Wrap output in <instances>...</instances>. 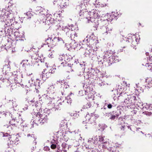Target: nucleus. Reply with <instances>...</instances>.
<instances>
[{"label": "nucleus", "mask_w": 152, "mask_h": 152, "mask_svg": "<svg viewBox=\"0 0 152 152\" xmlns=\"http://www.w3.org/2000/svg\"><path fill=\"white\" fill-rule=\"evenodd\" d=\"M109 143L107 142H105L104 143L103 146L104 147L106 148H107L108 147V145H109Z\"/></svg>", "instance_id": "3c124183"}, {"label": "nucleus", "mask_w": 152, "mask_h": 152, "mask_svg": "<svg viewBox=\"0 0 152 152\" xmlns=\"http://www.w3.org/2000/svg\"><path fill=\"white\" fill-rule=\"evenodd\" d=\"M93 147H91L89 150H88V152H93L94 149H93Z\"/></svg>", "instance_id": "e2e57ef3"}, {"label": "nucleus", "mask_w": 152, "mask_h": 152, "mask_svg": "<svg viewBox=\"0 0 152 152\" xmlns=\"http://www.w3.org/2000/svg\"><path fill=\"white\" fill-rule=\"evenodd\" d=\"M120 99L124 100V104L126 107H129L132 106L137 105L141 108V100L136 95H128L126 92L121 93L120 94Z\"/></svg>", "instance_id": "f257e3e1"}, {"label": "nucleus", "mask_w": 152, "mask_h": 152, "mask_svg": "<svg viewBox=\"0 0 152 152\" xmlns=\"http://www.w3.org/2000/svg\"><path fill=\"white\" fill-rule=\"evenodd\" d=\"M94 4L95 6L99 7H104L106 5V4L103 3L102 0H100L99 1H97V0H96L95 1Z\"/></svg>", "instance_id": "6ab92c4d"}, {"label": "nucleus", "mask_w": 152, "mask_h": 152, "mask_svg": "<svg viewBox=\"0 0 152 152\" xmlns=\"http://www.w3.org/2000/svg\"><path fill=\"white\" fill-rule=\"evenodd\" d=\"M92 106L91 103L90 102H88L86 104L83 106L84 108H88Z\"/></svg>", "instance_id": "4c0bfd02"}, {"label": "nucleus", "mask_w": 152, "mask_h": 152, "mask_svg": "<svg viewBox=\"0 0 152 152\" xmlns=\"http://www.w3.org/2000/svg\"><path fill=\"white\" fill-rule=\"evenodd\" d=\"M59 83H61V87L64 88H67L69 87V86L67 84V83L64 80H59Z\"/></svg>", "instance_id": "412c9836"}, {"label": "nucleus", "mask_w": 152, "mask_h": 152, "mask_svg": "<svg viewBox=\"0 0 152 152\" xmlns=\"http://www.w3.org/2000/svg\"><path fill=\"white\" fill-rule=\"evenodd\" d=\"M9 79L10 80L13 79L14 81V82L11 83V87L12 90L15 89L18 87H19L21 85L19 83L18 80H17L18 78H17V76L15 75H12L10 78H9Z\"/></svg>", "instance_id": "0eeeda50"}, {"label": "nucleus", "mask_w": 152, "mask_h": 152, "mask_svg": "<svg viewBox=\"0 0 152 152\" xmlns=\"http://www.w3.org/2000/svg\"><path fill=\"white\" fill-rule=\"evenodd\" d=\"M73 25H71V27L70 26H63L62 27V30L65 32L66 35L68 36L69 35L72 33L74 29L72 28Z\"/></svg>", "instance_id": "f8f14e48"}, {"label": "nucleus", "mask_w": 152, "mask_h": 152, "mask_svg": "<svg viewBox=\"0 0 152 152\" xmlns=\"http://www.w3.org/2000/svg\"><path fill=\"white\" fill-rule=\"evenodd\" d=\"M115 111V114H116V115H117V117H118V116L121 114L120 111V110H117L116 111Z\"/></svg>", "instance_id": "c03bdc74"}, {"label": "nucleus", "mask_w": 152, "mask_h": 152, "mask_svg": "<svg viewBox=\"0 0 152 152\" xmlns=\"http://www.w3.org/2000/svg\"><path fill=\"white\" fill-rule=\"evenodd\" d=\"M70 115L74 118H77L79 116V115L77 114L76 111L74 112L71 113Z\"/></svg>", "instance_id": "72a5a7b5"}, {"label": "nucleus", "mask_w": 152, "mask_h": 152, "mask_svg": "<svg viewBox=\"0 0 152 152\" xmlns=\"http://www.w3.org/2000/svg\"><path fill=\"white\" fill-rule=\"evenodd\" d=\"M105 117H109L111 116V112L110 113H106L104 115Z\"/></svg>", "instance_id": "052dcab7"}, {"label": "nucleus", "mask_w": 152, "mask_h": 152, "mask_svg": "<svg viewBox=\"0 0 152 152\" xmlns=\"http://www.w3.org/2000/svg\"><path fill=\"white\" fill-rule=\"evenodd\" d=\"M76 41L74 40L71 43L70 46L72 48L75 49L77 47L78 45Z\"/></svg>", "instance_id": "393cba45"}, {"label": "nucleus", "mask_w": 152, "mask_h": 152, "mask_svg": "<svg viewBox=\"0 0 152 152\" xmlns=\"http://www.w3.org/2000/svg\"><path fill=\"white\" fill-rule=\"evenodd\" d=\"M98 137L99 142H102L103 141L104 139L102 136H98Z\"/></svg>", "instance_id": "49530a36"}, {"label": "nucleus", "mask_w": 152, "mask_h": 152, "mask_svg": "<svg viewBox=\"0 0 152 152\" xmlns=\"http://www.w3.org/2000/svg\"><path fill=\"white\" fill-rule=\"evenodd\" d=\"M48 88L49 89V92L52 93H54V87L53 85H52L50 86Z\"/></svg>", "instance_id": "2f4dec72"}, {"label": "nucleus", "mask_w": 152, "mask_h": 152, "mask_svg": "<svg viewBox=\"0 0 152 152\" xmlns=\"http://www.w3.org/2000/svg\"><path fill=\"white\" fill-rule=\"evenodd\" d=\"M0 80L3 82H4V80H7L6 79H5L4 77L2 75H0Z\"/></svg>", "instance_id": "6e6d98bb"}, {"label": "nucleus", "mask_w": 152, "mask_h": 152, "mask_svg": "<svg viewBox=\"0 0 152 152\" xmlns=\"http://www.w3.org/2000/svg\"><path fill=\"white\" fill-rule=\"evenodd\" d=\"M72 33L73 34H74V36H75V39H74V40L75 41H77L79 39V35L78 34V33H77L75 31H72V33H71V34H72Z\"/></svg>", "instance_id": "c756f323"}, {"label": "nucleus", "mask_w": 152, "mask_h": 152, "mask_svg": "<svg viewBox=\"0 0 152 152\" xmlns=\"http://www.w3.org/2000/svg\"><path fill=\"white\" fill-rule=\"evenodd\" d=\"M141 103L142 104V105H141V108H140L142 109H145L146 110H148L149 109V106L147 104H143L142 102H141Z\"/></svg>", "instance_id": "7c9ffc66"}, {"label": "nucleus", "mask_w": 152, "mask_h": 152, "mask_svg": "<svg viewBox=\"0 0 152 152\" xmlns=\"http://www.w3.org/2000/svg\"><path fill=\"white\" fill-rule=\"evenodd\" d=\"M50 111L47 109L44 110L43 111H41L36 114V119L33 121L36 125L42 124L47 122L48 116L50 113Z\"/></svg>", "instance_id": "f03ea898"}, {"label": "nucleus", "mask_w": 152, "mask_h": 152, "mask_svg": "<svg viewBox=\"0 0 152 152\" xmlns=\"http://www.w3.org/2000/svg\"><path fill=\"white\" fill-rule=\"evenodd\" d=\"M87 20V21L88 23H90V22H93L95 21V18L93 17H91L88 18H86Z\"/></svg>", "instance_id": "c9c22d12"}, {"label": "nucleus", "mask_w": 152, "mask_h": 152, "mask_svg": "<svg viewBox=\"0 0 152 152\" xmlns=\"http://www.w3.org/2000/svg\"><path fill=\"white\" fill-rule=\"evenodd\" d=\"M94 140L93 138H89L88 140V143H89L92 142V144H94Z\"/></svg>", "instance_id": "864d4df0"}, {"label": "nucleus", "mask_w": 152, "mask_h": 152, "mask_svg": "<svg viewBox=\"0 0 152 152\" xmlns=\"http://www.w3.org/2000/svg\"><path fill=\"white\" fill-rule=\"evenodd\" d=\"M88 48V50L89 51V54L92 51L93 49L91 48L90 47H87Z\"/></svg>", "instance_id": "338daca9"}, {"label": "nucleus", "mask_w": 152, "mask_h": 152, "mask_svg": "<svg viewBox=\"0 0 152 152\" xmlns=\"http://www.w3.org/2000/svg\"><path fill=\"white\" fill-rule=\"evenodd\" d=\"M68 37L71 40L73 39L74 40V39H75L74 34H73L72 33L71 34H70Z\"/></svg>", "instance_id": "a18cd8bd"}, {"label": "nucleus", "mask_w": 152, "mask_h": 152, "mask_svg": "<svg viewBox=\"0 0 152 152\" xmlns=\"http://www.w3.org/2000/svg\"><path fill=\"white\" fill-rule=\"evenodd\" d=\"M113 28L111 26L108 24V25L104 26L102 27V29L104 33L106 34H110L112 32Z\"/></svg>", "instance_id": "4468645a"}, {"label": "nucleus", "mask_w": 152, "mask_h": 152, "mask_svg": "<svg viewBox=\"0 0 152 152\" xmlns=\"http://www.w3.org/2000/svg\"><path fill=\"white\" fill-rule=\"evenodd\" d=\"M26 16V18L28 19L31 18L33 16V15L30 12H27Z\"/></svg>", "instance_id": "a19ab883"}, {"label": "nucleus", "mask_w": 152, "mask_h": 152, "mask_svg": "<svg viewBox=\"0 0 152 152\" xmlns=\"http://www.w3.org/2000/svg\"><path fill=\"white\" fill-rule=\"evenodd\" d=\"M51 148L52 149H55L56 148V145L55 144H52L51 145Z\"/></svg>", "instance_id": "69168bd1"}, {"label": "nucleus", "mask_w": 152, "mask_h": 152, "mask_svg": "<svg viewBox=\"0 0 152 152\" xmlns=\"http://www.w3.org/2000/svg\"><path fill=\"white\" fill-rule=\"evenodd\" d=\"M59 2L60 4L59 5L62 9L66 8L69 5L68 0H60Z\"/></svg>", "instance_id": "f3484780"}, {"label": "nucleus", "mask_w": 152, "mask_h": 152, "mask_svg": "<svg viewBox=\"0 0 152 152\" xmlns=\"http://www.w3.org/2000/svg\"><path fill=\"white\" fill-rule=\"evenodd\" d=\"M55 69L53 68H52L49 70H47L46 69H44L40 77H42V80L45 81L47 78L50 77L51 75L55 72Z\"/></svg>", "instance_id": "423d86ee"}, {"label": "nucleus", "mask_w": 152, "mask_h": 152, "mask_svg": "<svg viewBox=\"0 0 152 152\" xmlns=\"http://www.w3.org/2000/svg\"><path fill=\"white\" fill-rule=\"evenodd\" d=\"M85 146L86 148V149H88V150H89V149H90V147H91V146L90 145H86Z\"/></svg>", "instance_id": "774afa93"}, {"label": "nucleus", "mask_w": 152, "mask_h": 152, "mask_svg": "<svg viewBox=\"0 0 152 152\" xmlns=\"http://www.w3.org/2000/svg\"><path fill=\"white\" fill-rule=\"evenodd\" d=\"M97 83L100 86H104V81H102V80H99L98 81Z\"/></svg>", "instance_id": "ea45409f"}, {"label": "nucleus", "mask_w": 152, "mask_h": 152, "mask_svg": "<svg viewBox=\"0 0 152 152\" xmlns=\"http://www.w3.org/2000/svg\"><path fill=\"white\" fill-rule=\"evenodd\" d=\"M143 113H144V114L146 115L147 116H150L152 114L151 112H143Z\"/></svg>", "instance_id": "603ef678"}, {"label": "nucleus", "mask_w": 152, "mask_h": 152, "mask_svg": "<svg viewBox=\"0 0 152 152\" xmlns=\"http://www.w3.org/2000/svg\"><path fill=\"white\" fill-rule=\"evenodd\" d=\"M27 137L28 138L30 139L31 140L34 141H35L36 138L34 137V135L33 134H28L27 135Z\"/></svg>", "instance_id": "cd10ccee"}, {"label": "nucleus", "mask_w": 152, "mask_h": 152, "mask_svg": "<svg viewBox=\"0 0 152 152\" xmlns=\"http://www.w3.org/2000/svg\"><path fill=\"white\" fill-rule=\"evenodd\" d=\"M36 54V56H37L36 58L42 62L44 59V57L42 54Z\"/></svg>", "instance_id": "c85d7f7f"}, {"label": "nucleus", "mask_w": 152, "mask_h": 152, "mask_svg": "<svg viewBox=\"0 0 152 152\" xmlns=\"http://www.w3.org/2000/svg\"><path fill=\"white\" fill-rule=\"evenodd\" d=\"M94 144H97V143H98L99 142L98 136H96V137H94Z\"/></svg>", "instance_id": "79ce46f5"}, {"label": "nucleus", "mask_w": 152, "mask_h": 152, "mask_svg": "<svg viewBox=\"0 0 152 152\" xmlns=\"http://www.w3.org/2000/svg\"><path fill=\"white\" fill-rule=\"evenodd\" d=\"M114 53V52L110 50H107L105 52L104 57L103 58L104 64L106 65V64L108 63V61L110 60V58L112 57Z\"/></svg>", "instance_id": "6e6552de"}, {"label": "nucleus", "mask_w": 152, "mask_h": 152, "mask_svg": "<svg viewBox=\"0 0 152 152\" xmlns=\"http://www.w3.org/2000/svg\"><path fill=\"white\" fill-rule=\"evenodd\" d=\"M79 130L78 129H76L73 132H70L69 131V132H70L71 133H72V132H74L75 134H76V133L78 134V132Z\"/></svg>", "instance_id": "0e129e2a"}, {"label": "nucleus", "mask_w": 152, "mask_h": 152, "mask_svg": "<svg viewBox=\"0 0 152 152\" xmlns=\"http://www.w3.org/2000/svg\"><path fill=\"white\" fill-rule=\"evenodd\" d=\"M52 103H50V104L48 105L50 107L51 109L54 108L56 110L60 109V107L59 104L61 105L62 104L55 100L54 99L53 100H52Z\"/></svg>", "instance_id": "9b49d317"}, {"label": "nucleus", "mask_w": 152, "mask_h": 152, "mask_svg": "<svg viewBox=\"0 0 152 152\" xmlns=\"http://www.w3.org/2000/svg\"><path fill=\"white\" fill-rule=\"evenodd\" d=\"M51 16L50 15L46 14L43 19L42 20V22L48 25L53 23L55 22V20L54 19L51 18Z\"/></svg>", "instance_id": "1a4fd4ad"}, {"label": "nucleus", "mask_w": 152, "mask_h": 152, "mask_svg": "<svg viewBox=\"0 0 152 152\" xmlns=\"http://www.w3.org/2000/svg\"><path fill=\"white\" fill-rule=\"evenodd\" d=\"M43 149L44 151H48L50 150V148L48 146H45L44 147Z\"/></svg>", "instance_id": "bf43d9fd"}, {"label": "nucleus", "mask_w": 152, "mask_h": 152, "mask_svg": "<svg viewBox=\"0 0 152 152\" xmlns=\"http://www.w3.org/2000/svg\"><path fill=\"white\" fill-rule=\"evenodd\" d=\"M148 59V62L146 63V64H152V56H149L147 58Z\"/></svg>", "instance_id": "e433bc0d"}, {"label": "nucleus", "mask_w": 152, "mask_h": 152, "mask_svg": "<svg viewBox=\"0 0 152 152\" xmlns=\"http://www.w3.org/2000/svg\"><path fill=\"white\" fill-rule=\"evenodd\" d=\"M147 69L152 72V66L150 65H148L147 66Z\"/></svg>", "instance_id": "4d7b16f0"}, {"label": "nucleus", "mask_w": 152, "mask_h": 152, "mask_svg": "<svg viewBox=\"0 0 152 152\" xmlns=\"http://www.w3.org/2000/svg\"><path fill=\"white\" fill-rule=\"evenodd\" d=\"M99 117L98 115L94 114V113H91L86 114L85 118L86 120V123L90 124L93 125L96 124V120Z\"/></svg>", "instance_id": "39448f33"}, {"label": "nucleus", "mask_w": 152, "mask_h": 152, "mask_svg": "<svg viewBox=\"0 0 152 152\" xmlns=\"http://www.w3.org/2000/svg\"><path fill=\"white\" fill-rule=\"evenodd\" d=\"M19 118V120H18L17 119H12L9 122L10 126H9L8 125H6L5 126L7 128L10 127L12 128V127L11 126V125L13 126H16L17 124V123H18L19 124H22L23 122V120L22 119Z\"/></svg>", "instance_id": "9d476101"}, {"label": "nucleus", "mask_w": 152, "mask_h": 152, "mask_svg": "<svg viewBox=\"0 0 152 152\" xmlns=\"http://www.w3.org/2000/svg\"><path fill=\"white\" fill-rule=\"evenodd\" d=\"M108 20H107V19L105 20H101L99 25L101 28L102 29V27L104 26H106L107 25H108Z\"/></svg>", "instance_id": "aec40b11"}, {"label": "nucleus", "mask_w": 152, "mask_h": 152, "mask_svg": "<svg viewBox=\"0 0 152 152\" xmlns=\"http://www.w3.org/2000/svg\"><path fill=\"white\" fill-rule=\"evenodd\" d=\"M42 96L45 99V102L48 105L50 104V103H52V100L54 99L49 97L48 94H44Z\"/></svg>", "instance_id": "2eb2a0df"}, {"label": "nucleus", "mask_w": 152, "mask_h": 152, "mask_svg": "<svg viewBox=\"0 0 152 152\" xmlns=\"http://www.w3.org/2000/svg\"><path fill=\"white\" fill-rule=\"evenodd\" d=\"M0 135L3 137H8L9 141L8 142V145H13L14 144L17 145L19 142V139L16 135H10L8 133L1 132Z\"/></svg>", "instance_id": "7ed1b4c3"}, {"label": "nucleus", "mask_w": 152, "mask_h": 152, "mask_svg": "<svg viewBox=\"0 0 152 152\" xmlns=\"http://www.w3.org/2000/svg\"><path fill=\"white\" fill-rule=\"evenodd\" d=\"M9 115V113L7 112L6 113L3 112V113H0V118H1L2 116L4 115V116H6V115Z\"/></svg>", "instance_id": "de8ad7c7"}, {"label": "nucleus", "mask_w": 152, "mask_h": 152, "mask_svg": "<svg viewBox=\"0 0 152 152\" xmlns=\"http://www.w3.org/2000/svg\"><path fill=\"white\" fill-rule=\"evenodd\" d=\"M40 82V80H39L38 79H36V83L34 81V79L31 78V79L29 80L28 83L31 86H39V83Z\"/></svg>", "instance_id": "dca6fc26"}, {"label": "nucleus", "mask_w": 152, "mask_h": 152, "mask_svg": "<svg viewBox=\"0 0 152 152\" xmlns=\"http://www.w3.org/2000/svg\"><path fill=\"white\" fill-rule=\"evenodd\" d=\"M51 40L52 39L51 38H49L46 40V42L47 44L48 45V46L51 47Z\"/></svg>", "instance_id": "473e14b6"}, {"label": "nucleus", "mask_w": 152, "mask_h": 152, "mask_svg": "<svg viewBox=\"0 0 152 152\" xmlns=\"http://www.w3.org/2000/svg\"><path fill=\"white\" fill-rule=\"evenodd\" d=\"M24 88L27 91H30V88L27 85L25 86L24 87Z\"/></svg>", "instance_id": "13d9d810"}, {"label": "nucleus", "mask_w": 152, "mask_h": 152, "mask_svg": "<svg viewBox=\"0 0 152 152\" xmlns=\"http://www.w3.org/2000/svg\"><path fill=\"white\" fill-rule=\"evenodd\" d=\"M97 61L99 62V63L100 64H104V60L103 59V61H102V57H98Z\"/></svg>", "instance_id": "f704fd0d"}, {"label": "nucleus", "mask_w": 152, "mask_h": 152, "mask_svg": "<svg viewBox=\"0 0 152 152\" xmlns=\"http://www.w3.org/2000/svg\"><path fill=\"white\" fill-rule=\"evenodd\" d=\"M119 61V59L118 56L117 55L114 56L113 55L112 57L110 58V60H109V62L107 64H106V66H110L114 62H118Z\"/></svg>", "instance_id": "ddd939ff"}, {"label": "nucleus", "mask_w": 152, "mask_h": 152, "mask_svg": "<svg viewBox=\"0 0 152 152\" xmlns=\"http://www.w3.org/2000/svg\"><path fill=\"white\" fill-rule=\"evenodd\" d=\"M132 38L134 40H133L132 42V43H133V45L134 44H137V39L134 36H133L132 37Z\"/></svg>", "instance_id": "37998d69"}, {"label": "nucleus", "mask_w": 152, "mask_h": 152, "mask_svg": "<svg viewBox=\"0 0 152 152\" xmlns=\"http://www.w3.org/2000/svg\"><path fill=\"white\" fill-rule=\"evenodd\" d=\"M10 68L8 65H5L3 68V71L5 72L6 74L9 73L10 71Z\"/></svg>", "instance_id": "a878e982"}, {"label": "nucleus", "mask_w": 152, "mask_h": 152, "mask_svg": "<svg viewBox=\"0 0 152 152\" xmlns=\"http://www.w3.org/2000/svg\"><path fill=\"white\" fill-rule=\"evenodd\" d=\"M57 37H54L53 39L51 40V47H54L57 45Z\"/></svg>", "instance_id": "b1692460"}, {"label": "nucleus", "mask_w": 152, "mask_h": 152, "mask_svg": "<svg viewBox=\"0 0 152 152\" xmlns=\"http://www.w3.org/2000/svg\"><path fill=\"white\" fill-rule=\"evenodd\" d=\"M62 150L64 152L67 151V149L68 148V146L65 142H63L62 144Z\"/></svg>", "instance_id": "bb28decb"}, {"label": "nucleus", "mask_w": 152, "mask_h": 152, "mask_svg": "<svg viewBox=\"0 0 152 152\" xmlns=\"http://www.w3.org/2000/svg\"><path fill=\"white\" fill-rule=\"evenodd\" d=\"M6 15H4L2 16L1 18L3 19V21L4 22V30L5 32L6 31L7 33H10V29L11 28L10 27V26H12L13 23V20L12 19H9L8 17H9V16Z\"/></svg>", "instance_id": "20e7f679"}, {"label": "nucleus", "mask_w": 152, "mask_h": 152, "mask_svg": "<svg viewBox=\"0 0 152 152\" xmlns=\"http://www.w3.org/2000/svg\"><path fill=\"white\" fill-rule=\"evenodd\" d=\"M69 55H66L64 56V58L65 60H66L67 61H70V58H69Z\"/></svg>", "instance_id": "09e8293b"}, {"label": "nucleus", "mask_w": 152, "mask_h": 152, "mask_svg": "<svg viewBox=\"0 0 152 152\" xmlns=\"http://www.w3.org/2000/svg\"><path fill=\"white\" fill-rule=\"evenodd\" d=\"M118 117H116V116L113 115V114L111 115V116L110 117V119L111 120H114L117 119Z\"/></svg>", "instance_id": "8fccbe9b"}, {"label": "nucleus", "mask_w": 152, "mask_h": 152, "mask_svg": "<svg viewBox=\"0 0 152 152\" xmlns=\"http://www.w3.org/2000/svg\"><path fill=\"white\" fill-rule=\"evenodd\" d=\"M35 11L37 12H38L39 13H41V12H44V13L46 12V10H45L43 8L41 7H37L35 9Z\"/></svg>", "instance_id": "5701e85b"}, {"label": "nucleus", "mask_w": 152, "mask_h": 152, "mask_svg": "<svg viewBox=\"0 0 152 152\" xmlns=\"http://www.w3.org/2000/svg\"><path fill=\"white\" fill-rule=\"evenodd\" d=\"M66 99H67L68 101L67 102L68 103H71L72 100L71 98H70V96H67L66 97Z\"/></svg>", "instance_id": "5fc2aeb1"}, {"label": "nucleus", "mask_w": 152, "mask_h": 152, "mask_svg": "<svg viewBox=\"0 0 152 152\" xmlns=\"http://www.w3.org/2000/svg\"><path fill=\"white\" fill-rule=\"evenodd\" d=\"M10 103L12 106L14 110H16L18 107L17 103L15 99H13L9 100Z\"/></svg>", "instance_id": "a211bd4d"}, {"label": "nucleus", "mask_w": 152, "mask_h": 152, "mask_svg": "<svg viewBox=\"0 0 152 152\" xmlns=\"http://www.w3.org/2000/svg\"><path fill=\"white\" fill-rule=\"evenodd\" d=\"M80 50L81 51L83 52L84 53V55L86 56L87 55L89 54V53L88 48H81L80 49Z\"/></svg>", "instance_id": "4be33fe9"}, {"label": "nucleus", "mask_w": 152, "mask_h": 152, "mask_svg": "<svg viewBox=\"0 0 152 152\" xmlns=\"http://www.w3.org/2000/svg\"><path fill=\"white\" fill-rule=\"evenodd\" d=\"M119 125L121 126V127H120L121 130L123 131H124L125 129L126 126V124L124 123L122 125L121 124Z\"/></svg>", "instance_id": "58836bf2"}, {"label": "nucleus", "mask_w": 152, "mask_h": 152, "mask_svg": "<svg viewBox=\"0 0 152 152\" xmlns=\"http://www.w3.org/2000/svg\"><path fill=\"white\" fill-rule=\"evenodd\" d=\"M105 105H107V107L109 109H111L112 107V105L110 104H107V103H106V104H105Z\"/></svg>", "instance_id": "680f3d73"}]
</instances>
